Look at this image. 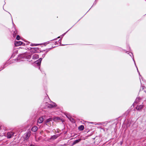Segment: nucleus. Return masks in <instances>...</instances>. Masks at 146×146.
Masks as SVG:
<instances>
[{
    "label": "nucleus",
    "instance_id": "10",
    "mask_svg": "<svg viewBox=\"0 0 146 146\" xmlns=\"http://www.w3.org/2000/svg\"><path fill=\"white\" fill-rule=\"evenodd\" d=\"M20 38V37L19 36V35H17L16 37L17 39V40H19Z\"/></svg>",
    "mask_w": 146,
    "mask_h": 146
},
{
    "label": "nucleus",
    "instance_id": "9",
    "mask_svg": "<svg viewBox=\"0 0 146 146\" xmlns=\"http://www.w3.org/2000/svg\"><path fill=\"white\" fill-rule=\"evenodd\" d=\"M60 119V118L58 117H55L54 119V120L55 121H57L59 120Z\"/></svg>",
    "mask_w": 146,
    "mask_h": 146
},
{
    "label": "nucleus",
    "instance_id": "6",
    "mask_svg": "<svg viewBox=\"0 0 146 146\" xmlns=\"http://www.w3.org/2000/svg\"><path fill=\"white\" fill-rule=\"evenodd\" d=\"M84 129V126L83 125H81L78 127V129L80 130H82Z\"/></svg>",
    "mask_w": 146,
    "mask_h": 146
},
{
    "label": "nucleus",
    "instance_id": "2",
    "mask_svg": "<svg viewBox=\"0 0 146 146\" xmlns=\"http://www.w3.org/2000/svg\"><path fill=\"white\" fill-rule=\"evenodd\" d=\"M23 44V42L20 41H16L15 42V44L16 46H20Z\"/></svg>",
    "mask_w": 146,
    "mask_h": 146
},
{
    "label": "nucleus",
    "instance_id": "14",
    "mask_svg": "<svg viewBox=\"0 0 146 146\" xmlns=\"http://www.w3.org/2000/svg\"><path fill=\"white\" fill-rule=\"evenodd\" d=\"M79 141V140H76V141H75L74 142V143H78V142Z\"/></svg>",
    "mask_w": 146,
    "mask_h": 146
},
{
    "label": "nucleus",
    "instance_id": "7",
    "mask_svg": "<svg viewBox=\"0 0 146 146\" xmlns=\"http://www.w3.org/2000/svg\"><path fill=\"white\" fill-rule=\"evenodd\" d=\"M56 106V104L54 103H52L51 105V106H49V107H53Z\"/></svg>",
    "mask_w": 146,
    "mask_h": 146
},
{
    "label": "nucleus",
    "instance_id": "3",
    "mask_svg": "<svg viewBox=\"0 0 146 146\" xmlns=\"http://www.w3.org/2000/svg\"><path fill=\"white\" fill-rule=\"evenodd\" d=\"M13 133L12 132H9L7 133V137L8 138H10L13 135Z\"/></svg>",
    "mask_w": 146,
    "mask_h": 146
},
{
    "label": "nucleus",
    "instance_id": "5",
    "mask_svg": "<svg viewBox=\"0 0 146 146\" xmlns=\"http://www.w3.org/2000/svg\"><path fill=\"white\" fill-rule=\"evenodd\" d=\"M37 129V128L36 127L34 126L32 129V130L33 131H36Z\"/></svg>",
    "mask_w": 146,
    "mask_h": 146
},
{
    "label": "nucleus",
    "instance_id": "11",
    "mask_svg": "<svg viewBox=\"0 0 146 146\" xmlns=\"http://www.w3.org/2000/svg\"><path fill=\"white\" fill-rule=\"evenodd\" d=\"M51 118H49V119H48L46 120V122H49V121H51Z\"/></svg>",
    "mask_w": 146,
    "mask_h": 146
},
{
    "label": "nucleus",
    "instance_id": "12",
    "mask_svg": "<svg viewBox=\"0 0 146 146\" xmlns=\"http://www.w3.org/2000/svg\"><path fill=\"white\" fill-rule=\"evenodd\" d=\"M39 60L40 62V63H38V65H40V62L42 60V59L41 58H40L39 59Z\"/></svg>",
    "mask_w": 146,
    "mask_h": 146
},
{
    "label": "nucleus",
    "instance_id": "15",
    "mask_svg": "<svg viewBox=\"0 0 146 146\" xmlns=\"http://www.w3.org/2000/svg\"><path fill=\"white\" fill-rule=\"evenodd\" d=\"M30 146H34L33 145H31Z\"/></svg>",
    "mask_w": 146,
    "mask_h": 146
},
{
    "label": "nucleus",
    "instance_id": "8",
    "mask_svg": "<svg viewBox=\"0 0 146 146\" xmlns=\"http://www.w3.org/2000/svg\"><path fill=\"white\" fill-rule=\"evenodd\" d=\"M25 135L26 136V139H27L29 138L30 136L29 133H27L25 134Z\"/></svg>",
    "mask_w": 146,
    "mask_h": 146
},
{
    "label": "nucleus",
    "instance_id": "13",
    "mask_svg": "<svg viewBox=\"0 0 146 146\" xmlns=\"http://www.w3.org/2000/svg\"><path fill=\"white\" fill-rule=\"evenodd\" d=\"M56 136H52V139H55L56 138Z\"/></svg>",
    "mask_w": 146,
    "mask_h": 146
},
{
    "label": "nucleus",
    "instance_id": "1",
    "mask_svg": "<svg viewBox=\"0 0 146 146\" xmlns=\"http://www.w3.org/2000/svg\"><path fill=\"white\" fill-rule=\"evenodd\" d=\"M44 118V116L40 117L38 120V123H42Z\"/></svg>",
    "mask_w": 146,
    "mask_h": 146
},
{
    "label": "nucleus",
    "instance_id": "4",
    "mask_svg": "<svg viewBox=\"0 0 146 146\" xmlns=\"http://www.w3.org/2000/svg\"><path fill=\"white\" fill-rule=\"evenodd\" d=\"M143 107V106L142 105H139L137 107H136V108L138 110H141Z\"/></svg>",
    "mask_w": 146,
    "mask_h": 146
}]
</instances>
